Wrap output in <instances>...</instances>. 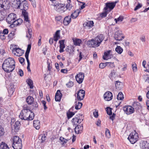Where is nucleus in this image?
<instances>
[{
  "label": "nucleus",
  "mask_w": 149,
  "mask_h": 149,
  "mask_svg": "<svg viewBox=\"0 0 149 149\" xmlns=\"http://www.w3.org/2000/svg\"><path fill=\"white\" fill-rule=\"evenodd\" d=\"M12 147L14 149H21L22 147V140L17 136H15L12 139Z\"/></svg>",
  "instance_id": "3"
},
{
  "label": "nucleus",
  "mask_w": 149,
  "mask_h": 149,
  "mask_svg": "<svg viewBox=\"0 0 149 149\" xmlns=\"http://www.w3.org/2000/svg\"><path fill=\"white\" fill-rule=\"evenodd\" d=\"M47 135V134H41L39 136L38 138L39 139H40V138L41 140V142L42 143L44 142L46 138Z\"/></svg>",
  "instance_id": "32"
},
{
  "label": "nucleus",
  "mask_w": 149,
  "mask_h": 149,
  "mask_svg": "<svg viewBox=\"0 0 149 149\" xmlns=\"http://www.w3.org/2000/svg\"><path fill=\"white\" fill-rule=\"evenodd\" d=\"M117 2V1H115L114 2L106 3V6L104 8V10L105 11H107L108 8L110 9V10H112L115 7Z\"/></svg>",
  "instance_id": "12"
},
{
  "label": "nucleus",
  "mask_w": 149,
  "mask_h": 149,
  "mask_svg": "<svg viewBox=\"0 0 149 149\" xmlns=\"http://www.w3.org/2000/svg\"><path fill=\"white\" fill-rule=\"evenodd\" d=\"M141 149H149V144L146 141L142 142L141 146Z\"/></svg>",
  "instance_id": "25"
},
{
  "label": "nucleus",
  "mask_w": 149,
  "mask_h": 149,
  "mask_svg": "<svg viewBox=\"0 0 149 149\" xmlns=\"http://www.w3.org/2000/svg\"><path fill=\"white\" fill-rule=\"evenodd\" d=\"M133 107L134 109L139 111L142 109V106L139 102H134L133 104Z\"/></svg>",
  "instance_id": "21"
},
{
  "label": "nucleus",
  "mask_w": 149,
  "mask_h": 149,
  "mask_svg": "<svg viewBox=\"0 0 149 149\" xmlns=\"http://www.w3.org/2000/svg\"><path fill=\"white\" fill-rule=\"evenodd\" d=\"M112 109L109 107H107L106 108V111L107 113L109 115H111L112 114Z\"/></svg>",
  "instance_id": "48"
},
{
  "label": "nucleus",
  "mask_w": 149,
  "mask_h": 149,
  "mask_svg": "<svg viewBox=\"0 0 149 149\" xmlns=\"http://www.w3.org/2000/svg\"><path fill=\"white\" fill-rule=\"evenodd\" d=\"M73 42L74 45L79 46L80 45L81 41L79 39H76L73 40Z\"/></svg>",
  "instance_id": "37"
},
{
  "label": "nucleus",
  "mask_w": 149,
  "mask_h": 149,
  "mask_svg": "<svg viewBox=\"0 0 149 149\" xmlns=\"http://www.w3.org/2000/svg\"><path fill=\"white\" fill-rule=\"evenodd\" d=\"M107 66L108 68H113L115 67L114 63L113 62H107Z\"/></svg>",
  "instance_id": "50"
},
{
  "label": "nucleus",
  "mask_w": 149,
  "mask_h": 149,
  "mask_svg": "<svg viewBox=\"0 0 149 149\" xmlns=\"http://www.w3.org/2000/svg\"><path fill=\"white\" fill-rule=\"evenodd\" d=\"M33 125L34 127L37 130H38L40 128V121L38 120H34Z\"/></svg>",
  "instance_id": "24"
},
{
  "label": "nucleus",
  "mask_w": 149,
  "mask_h": 149,
  "mask_svg": "<svg viewBox=\"0 0 149 149\" xmlns=\"http://www.w3.org/2000/svg\"><path fill=\"white\" fill-rule=\"evenodd\" d=\"M143 79L146 82L149 81V75L148 74H146L144 75Z\"/></svg>",
  "instance_id": "58"
},
{
  "label": "nucleus",
  "mask_w": 149,
  "mask_h": 149,
  "mask_svg": "<svg viewBox=\"0 0 149 149\" xmlns=\"http://www.w3.org/2000/svg\"><path fill=\"white\" fill-rule=\"evenodd\" d=\"M15 67V62L12 58H9L6 59L2 65L3 70L7 72H12Z\"/></svg>",
  "instance_id": "1"
},
{
  "label": "nucleus",
  "mask_w": 149,
  "mask_h": 149,
  "mask_svg": "<svg viewBox=\"0 0 149 149\" xmlns=\"http://www.w3.org/2000/svg\"><path fill=\"white\" fill-rule=\"evenodd\" d=\"M104 38V36L102 34L98 35L94 39L98 47L99 46Z\"/></svg>",
  "instance_id": "9"
},
{
  "label": "nucleus",
  "mask_w": 149,
  "mask_h": 149,
  "mask_svg": "<svg viewBox=\"0 0 149 149\" xmlns=\"http://www.w3.org/2000/svg\"><path fill=\"white\" fill-rule=\"evenodd\" d=\"M62 18L61 16L59 15L55 17V19L56 21H60L61 22H62Z\"/></svg>",
  "instance_id": "57"
},
{
  "label": "nucleus",
  "mask_w": 149,
  "mask_h": 149,
  "mask_svg": "<svg viewBox=\"0 0 149 149\" xmlns=\"http://www.w3.org/2000/svg\"><path fill=\"white\" fill-rule=\"evenodd\" d=\"M5 133L4 128L0 126V137L3 136Z\"/></svg>",
  "instance_id": "49"
},
{
  "label": "nucleus",
  "mask_w": 149,
  "mask_h": 149,
  "mask_svg": "<svg viewBox=\"0 0 149 149\" xmlns=\"http://www.w3.org/2000/svg\"><path fill=\"white\" fill-rule=\"evenodd\" d=\"M4 34L2 32L0 33V38L2 40H4L5 38V37Z\"/></svg>",
  "instance_id": "64"
},
{
  "label": "nucleus",
  "mask_w": 149,
  "mask_h": 149,
  "mask_svg": "<svg viewBox=\"0 0 149 149\" xmlns=\"http://www.w3.org/2000/svg\"><path fill=\"white\" fill-rule=\"evenodd\" d=\"M104 99L107 101L111 100L113 98L112 93L109 91L105 92L104 94Z\"/></svg>",
  "instance_id": "14"
},
{
  "label": "nucleus",
  "mask_w": 149,
  "mask_h": 149,
  "mask_svg": "<svg viewBox=\"0 0 149 149\" xmlns=\"http://www.w3.org/2000/svg\"><path fill=\"white\" fill-rule=\"evenodd\" d=\"M138 138V134L135 131L131 133L127 139L132 144H134L137 141Z\"/></svg>",
  "instance_id": "6"
},
{
  "label": "nucleus",
  "mask_w": 149,
  "mask_h": 149,
  "mask_svg": "<svg viewBox=\"0 0 149 149\" xmlns=\"http://www.w3.org/2000/svg\"><path fill=\"white\" fill-rule=\"evenodd\" d=\"M105 135L108 138H109L110 137V132L109 130L106 128L105 131Z\"/></svg>",
  "instance_id": "53"
},
{
  "label": "nucleus",
  "mask_w": 149,
  "mask_h": 149,
  "mask_svg": "<svg viewBox=\"0 0 149 149\" xmlns=\"http://www.w3.org/2000/svg\"><path fill=\"white\" fill-rule=\"evenodd\" d=\"M87 44L88 46L89 47H98L94 39L88 40L87 42Z\"/></svg>",
  "instance_id": "16"
},
{
  "label": "nucleus",
  "mask_w": 149,
  "mask_h": 149,
  "mask_svg": "<svg viewBox=\"0 0 149 149\" xmlns=\"http://www.w3.org/2000/svg\"><path fill=\"white\" fill-rule=\"evenodd\" d=\"M17 6V8L22 10H28L29 8L28 5L26 0H16Z\"/></svg>",
  "instance_id": "4"
},
{
  "label": "nucleus",
  "mask_w": 149,
  "mask_h": 149,
  "mask_svg": "<svg viewBox=\"0 0 149 149\" xmlns=\"http://www.w3.org/2000/svg\"><path fill=\"white\" fill-rule=\"evenodd\" d=\"M54 9L58 12L63 13L66 10L65 6L62 3H58L54 4Z\"/></svg>",
  "instance_id": "5"
},
{
  "label": "nucleus",
  "mask_w": 149,
  "mask_h": 149,
  "mask_svg": "<svg viewBox=\"0 0 149 149\" xmlns=\"http://www.w3.org/2000/svg\"><path fill=\"white\" fill-rule=\"evenodd\" d=\"M32 30L31 29H28V33H27L26 37L28 38L29 39L32 36Z\"/></svg>",
  "instance_id": "35"
},
{
  "label": "nucleus",
  "mask_w": 149,
  "mask_h": 149,
  "mask_svg": "<svg viewBox=\"0 0 149 149\" xmlns=\"http://www.w3.org/2000/svg\"><path fill=\"white\" fill-rule=\"evenodd\" d=\"M66 50L69 54H71L74 52L73 49L71 47L67 46L66 48Z\"/></svg>",
  "instance_id": "43"
},
{
  "label": "nucleus",
  "mask_w": 149,
  "mask_h": 149,
  "mask_svg": "<svg viewBox=\"0 0 149 149\" xmlns=\"http://www.w3.org/2000/svg\"><path fill=\"white\" fill-rule=\"evenodd\" d=\"M15 35V32L14 31H12L8 35V37L10 39L13 38Z\"/></svg>",
  "instance_id": "51"
},
{
  "label": "nucleus",
  "mask_w": 149,
  "mask_h": 149,
  "mask_svg": "<svg viewBox=\"0 0 149 149\" xmlns=\"http://www.w3.org/2000/svg\"><path fill=\"white\" fill-rule=\"evenodd\" d=\"M79 13L75 11L74 13H72L71 16V18H72L73 19L76 18L78 15Z\"/></svg>",
  "instance_id": "47"
},
{
  "label": "nucleus",
  "mask_w": 149,
  "mask_h": 149,
  "mask_svg": "<svg viewBox=\"0 0 149 149\" xmlns=\"http://www.w3.org/2000/svg\"><path fill=\"white\" fill-rule=\"evenodd\" d=\"M79 130V131L81 132V131L83 129V127L82 125H78V124L76 126Z\"/></svg>",
  "instance_id": "63"
},
{
  "label": "nucleus",
  "mask_w": 149,
  "mask_h": 149,
  "mask_svg": "<svg viewBox=\"0 0 149 149\" xmlns=\"http://www.w3.org/2000/svg\"><path fill=\"white\" fill-rule=\"evenodd\" d=\"M141 113L143 115H145L147 113V111L145 107H142V109L140 111Z\"/></svg>",
  "instance_id": "44"
},
{
  "label": "nucleus",
  "mask_w": 149,
  "mask_h": 149,
  "mask_svg": "<svg viewBox=\"0 0 149 149\" xmlns=\"http://www.w3.org/2000/svg\"><path fill=\"white\" fill-rule=\"evenodd\" d=\"M123 110L127 115L131 114L134 111V108L130 105L126 106L123 107Z\"/></svg>",
  "instance_id": "8"
},
{
  "label": "nucleus",
  "mask_w": 149,
  "mask_h": 149,
  "mask_svg": "<svg viewBox=\"0 0 149 149\" xmlns=\"http://www.w3.org/2000/svg\"><path fill=\"white\" fill-rule=\"evenodd\" d=\"M59 139L61 141V142L62 143V144L63 146H64V144L67 143L68 140L66 139L62 136L60 137Z\"/></svg>",
  "instance_id": "39"
},
{
  "label": "nucleus",
  "mask_w": 149,
  "mask_h": 149,
  "mask_svg": "<svg viewBox=\"0 0 149 149\" xmlns=\"http://www.w3.org/2000/svg\"><path fill=\"white\" fill-rule=\"evenodd\" d=\"M124 19V17L122 16H120L117 18H115L114 19V20L116 23H117L118 22H121Z\"/></svg>",
  "instance_id": "45"
},
{
  "label": "nucleus",
  "mask_w": 149,
  "mask_h": 149,
  "mask_svg": "<svg viewBox=\"0 0 149 149\" xmlns=\"http://www.w3.org/2000/svg\"><path fill=\"white\" fill-rule=\"evenodd\" d=\"M93 21H90L85 22L83 25L84 27H87L88 29H90L93 26Z\"/></svg>",
  "instance_id": "19"
},
{
  "label": "nucleus",
  "mask_w": 149,
  "mask_h": 149,
  "mask_svg": "<svg viewBox=\"0 0 149 149\" xmlns=\"http://www.w3.org/2000/svg\"><path fill=\"white\" fill-rule=\"evenodd\" d=\"M132 68L134 72H136L137 70V68L136 64L133 63L132 64Z\"/></svg>",
  "instance_id": "54"
},
{
  "label": "nucleus",
  "mask_w": 149,
  "mask_h": 149,
  "mask_svg": "<svg viewBox=\"0 0 149 149\" xmlns=\"http://www.w3.org/2000/svg\"><path fill=\"white\" fill-rule=\"evenodd\" d=\"M107 62L105 63H101L99 65V68H103L107 66Z\"/></svg>",
  "instance_id": "55"
},
{
  "label": "nucleus",
  "mask_w": 149,
  "mask_h": 149,
  "mask_svg": "<svg viewBox=\"0 0 149 149\" xmlns=\"http://www.w3.org/2000/svg\"><path fill=\"white\" fill-rule=\"evenodd\" d=\"M124 98L122 92H119L117 96V99L118 100H121Z\"/></svg>",
  "instance_id": "46"
},
{
  "label": "nucleus",
  "mask_w": 149,
  "mask_h": 149,
  "mask_svg": "<svg viewBox=\"0 0 149 149\" xmlns=\"http://www.w3.org/2000/svg\"><path fill=\"white\" fill-rule=\"evenodd\" d=\"M142 6V5L141 4L139 3L138 5L135 7V8L134 9V10L136 11L139 9L141 8Z\"/></svg>",
  "instance_id": "60"
},
{
  "label": "nucleus",
  "mask_w": 149,
  "mask_h": 149,
  "mask_svg": "<svg viewBox=\"0 0 149 149\" xmlns=\"http://www.w3.org/2000/svg\"><path fill=\"white\" fill-rule=\"evenodd\" d=\"M23 22V20L19 18L17 19L16 18L13 24H11L10 26L11 27H13L15 26H17L21 24Z\"/></svg>",
  "instance_id": "17"
},
{
  "label": "nucleus",
  "mask_w": 149,
  "mask_h": 149,
  "mask_svg": "<svg viewBox=\"0 0 149 149\" xmlns=\"http://www.w3.org/2000/svg\"><path fill=\"white\" fill-rule=\"evenodd\" d=\"M26 101L29 104H31L34 101V99L32 97L29 96L26 98Z\"/></svg>",
  "instance_id": "31"
},
{
  "label": "nucleus",
  "mask_w": 149,
  "mask_h": 149,
  "mask_svg": "<svg viewBox=\"0 0 149 149\" xmlns=\"http://www.w3.org/2000/svg\"><path fill=\"white\" fill-rule=\"evenodd\" d=\"M27 10H22V15L24 17V20L26 22H29L30 21L29 19L28 14V12L26 11Z\"/></svg>",
  "instance_id": "20"
},
{
  "label": "nucleus",
  "mask_w": 149,
  "mask_h": 149,
  "mask_svg": "<svg viewBox=\"0 0 149 149\" xmlns=\"http://www.w3.org/2000/svg\"><path fill=\"white\" fill-rule=\"evenodd\" d=\"M124 37L122 34V31H118L116 32L114 36L115 39L118 41H120L123 39Z\"/></svg>",
  "instance_id": "11"
},
{
  "label": "nucleus",
  "mask_w": 149,
  "mask_h": 149,
  "mask_svg": "<svg viewBox=\"0 0 149 149\" xmlns=\"http://www.w3.org/2000/svg\"><path fill=\"white\" fill-rule=\"evenodd\" d=\"M13 52H15L16 53H14V54L17 56H22L24 53L23 50L20 48H13Z\"/></svg>",
  "instance_id": "13"
},
{
  "label": "nucleus",
  "mask_w": 149,
  "mask_h": 149,
  "mask_svg": "<svg viewBox=\"0 0 149 149\" xmlns=\"http://www.w3.org/2000/svg\"><path fill=\"white\" fill-rule=\"evenodd\" d=\"M71 3V1H70V2H69V1H68V3L65 6L66 8H67V9L70 10L72 8L73 6L72 5Z\"/></svg>",
  "instance_id": "38"
},
{
  "label": "nucleus",
  "mask_w": 149,
  "mask_h": 149,
  "mask_svg": "<svg viewBox=\"0 0 149 149\" xmlns=\"http://www.w3.org/2000/svg\"><path fill=\"white\" fill-rule=\"evenodd\" d=\"M76 112H70L68 113H67V116L68 119H69L72 117L74 115Z\"/></svg>",
  "instance_id": "52"
},
{
  "label": "nucleus",
  "mask_w": 149,
  "mask_h": 149,
  "mask_svg": "<svg viewBox=\"0 0 149 149\" xmlns=\"http://www.w3.org/2000/svg\"><path fill=\"white\" fill-rule=\"evenodd\" d=\"M116 51L118 54H121L123 51V49L120 46H118L115 49Z\"/></svg>",
  "instance_id": "40"
},
{
  "label": "nucleus",
  "mask_w": 149,
  "mask_h": 149,
  "mask_svg": "<svg viewBox=\"0 0 149 149\" xmlns=\"http://www.w3.org/2000/svg\"><path fill=\"white\" fill-rule=\"evenodd\" d=\"M15 86L13 85H11L8 89V91L10 95H12L15 91Z\"/></svg>",
  "instance_id": "26"
},
{
  "label": "nucleus",
  "mask_w": 149,
  "mask_h": 149,
  "mask_svg": "<svg viewBox=\"0 0 149 149\" xmlns=\"http://www.w3.org/2000/svg\"><path fill=\"white\" fill-rule=\"evenodd\" d=\"M73 82L71 81H70L66 84L68 88H70L73 85Z\"/></svg>",
  "instance_id": "59"
},
{
  "label": "nucleus",
  "mask_w": 149,
  "mask_h": 149,
  "mask_svg": "<svg viewBox=\"0 0 149 149\" xmlns=\"http://www.w3.org/2000/svg\"><path fill=\"white\" fill-rule=\"evenodd\" d=\"M84 74L82 72H79L78 74H77L75 76L76 80L79 84L81 83L84 79Z\"/></svg>",
  "instance_id": "10"
},
{
  "label": "nucleus",
  "mask_w": 149,
  "mask_h": 149,
  "mask_svg": "<svg viewBox=\"0 0 149 149\" xmlns=\"http://www.w3.org/2000/svg\"><path fill=\"white\" fill-rule=\"evenodd\" d=\"M85 94V91L81 89L78 92L77 94V99L79 100H83Z\"/></svg>",
  "instance_id": "15"
},
{
  "label": "nucleus",
  "mask_w": 149,
  "mask_h": 149,
  "mask_svg": "<svg viewBox=\"0 0 149 149\" xmlns=\"http://www.w3.org/2000/svg\"><path fill=\"white\" fill-rule=\"evenodd\" d=\"M20 126V122L17 121L15 122L14 125V127L15 132H17L19 130Z\"/></svg>",
  "instance_id": "28"
},
{
  "label": "nucleus",
  "mask_w": 149,
  "mask_h": 149,
  "mask_svg": "<svg viewBox=\"0 0 149 149\" xmlns=\"http://www.w3.org/2000/svg\"><path fill=\"white\" fill-rule=\"evenodd\" d=\"M78 118L77 117L73 118L72 120L74 126H76L78 124Z\"/></svg>",
  "instance_id": "41"
},
{
  "label": "nucleus",
  "mask_w": 149,
  "mask_h": 149,
  "mask_svg": "<svg viewBox=\"0 0 149 149\" xmlns=\"http://www.w3.org/2000/svg\"><path fill=\"white\" fill-rule=\"evenodd\" d=\"M111 51L109 50L107 52H105L104 53V56H103V58L105 60H107L108 58H107L108 56L110 54V52Z\"/></svg>",
  "instance_id": "42"
},
{
  "label": "nucleus",
  "mask_w": 149,
  "mask_h": 149,
  "mask_svg": "<svg viewBox=\"0 0 149 149\" xmlns=\"http://www.w3.org/2000/svg\"><path fill=\"white\" fill-rule=\"evenodd\" d=\"M16 18V16L15 14L14 13H10L6 18V22L9 24H13Z\"/></svg>",
  "instance_id": "7"
},
{
  "label": "nucleus",
  "mask_w": 149,
  "mask_h": 149,
  "mask_svg": "<svg viewBox=\"0 0 149 149\" xmlns=\"http://www.w3.org/2000/svg\"><path fill=\"white\" fill-rule=\"evenodd\" d=\"M31 46L30 45H28L25 55L26 58H29V55L31 49Z\"/></svg>",
  "instance_id": "30"
},
{
  "label": "nucleus",
  "mask_w": 149,
  "mask_h": 149,
  "mask_svg": "<svg viewBox=\"0 0 149 149\" xmlns=\"http://www.w3.org/2000/svg\"><path fill=\"white\" fill-rule=\"evenodd\" d=\"M121 82L119 81H116L115 83V86L116 88H119L120 87Z\"/></svg>",
  "instance_id": "61"
},
{
  "label": "nucleus",
  "mask_w": 149,
  "mask_h": 149,
  "mask_svg": "<svg viewBox=\"0 0 149 149\" xmlns=\"http://www.w3.org/2000/svg\"><path fill=\"white\" fill-rule=\"evenodd\" d=\"M62 95L60 91L58 90L56 94L55 97L56 101H60Z\"/></svg>",
  "instance_id": "18"
},
{
  "label": "nucleus",
  "mask_w": 149,
  "mask_h": 149,
  "mask_svg": "<svg viewBox=\"0 0 149 149\" xmlns=\"http://www.w3.org/2000/svg\"><path fill=\"white\" fill-rule=\"evenodd\" d=\"M26 81L28 84L30 88L31 89L33 88V82L32 80L29 79H27Z\"/></svg>",
  "instance_id": "36"
},
{
  "label": "nucleus",
  "mask_w": 149,
  "mask_h": 149,
  "mask_svg": "<svg viewBox=\"0 0 149 149\" xmlns=\"http://www.w3.org/2000/svg\"><path fill=\"white\" fill-rule=\"evenodd\" d=\"M82 105V104L81 102H80L79 101L78 102H76L75 109L77 110L79 109H81Z\"/></svg>",
  "instance_id": "33"
},
{
  "label": "nucleus",
  "mask_w": 149,
  "mask_h": 149,
  "mask_svg": "<svg viewBox=\"0 0 149 149\" xmlns=\"http://www.w3.org/2000/svg\"><path fill=\"white\" fill-rule=\"evenodd\" d=\"M71 17L69 16L65 17L63 21V23L64 25H68L71 22Z\"/></svg>",
  "instance_id": "22"
},
{
  "label": "nucleus",
  "mask_w": 149,
  "mask_h": 149,
  "mask_svg": "<svg viewBox=\"0 0 149 149\" xmlns=\"http://www.w3.org/2000/svg\"><path fill=\"white\" fill-rule=\"evenodd\" d=\"M60 32V30H58L56 32L55 35L54 36V40L55 41H57L59 38Z\"/></svg>",
  "instance_id": "27"
},
{
  "label": "nucleus",
  "mask_w": 149,
  "mask_h": 149,
  "mask_svg": "<svg viewBox=\"0 0 149 149\" xmlns=\"http://www.w3.org/2000/svg\"><path fill=\"white\" fill-rule=\"evenodd\" d=\"M0 149H9V148L6 143L2 142L0 145Z\"/></svg>",
  "instance_id": "29"
},
{
  "label": "nucleus",
  "mask_w": 149,
  "mask_h": 149,
  "mask_svg": "<svg viewBox=\"0 0 149 149\" xmlns=\"http://www.w3.org/2000/svg\"><path fill=\"white\" fill-rule=\"evenodd\" d=\"M42 104H43L44 107V109L45 110H46V109H47V108L46 106V102L44 100H42Z\"/></svg>",
  "instance_id": "62"
},
{
  "label": "nucleus",
  "mask_w": 149,
  "mask_h": 149,
  "mask_svg": "<svg viewBox=\"0 0 149 149\" xmlns=\"http://www.w3.org/2000/svg\"><path fill=\"white\" fill-rule=\"evenodd\" d=\"M6 2L7 0H0V9L3 8L6 4Z\"/></svg>",
  "instance_id": "34"
},
{
  "label": "nucleus",
  "mask_w": 149,
  "mask_h": 149,
  "mask_svg": "<svg viewBox=\"0 0 149 149\" xmlns=\"http://www.w3.org/2000/svg\"><path fill=\"white\" fill-rule=\"evenodd\" d=\"M60 44V50L59 52L61 53L64 52L63 49L65 47V46L64 44V40H61L59 41Z\"/></svg>",
  "instance_id": "23"
},
{
  "label": "nucleus",
  "mask_w": 149,
  "mask_h": 149,
  "mask_svg": "<svg viewBox=\"0 0 149 149\" xmlns=\"http://www.w3.org/2000/svg\"><path fill=\"white\" fill-rule=\"evenodd\" d=\"M19 117L22 120H32L34 118V113L30 110L23 109L20 113Z\"/></svg>",
  "instance_id": "2"
},
{
  "label": "nucleus",
  "mask_w": 149,
  "mask_h": 149,
  "mask_svg": "<svg viewBox=\"0 0 149 149\" xmlns=\"http://www.w3.org/2000/svg\"><path fill=\"white\" fill-rule=\"evenodd\" d=\"M26 61L27 63V69L28 71L30 72L31 71V70L30 68V63L29 62V58H26Z\"/></svg>",
  "instance_id": "56"
}]
</instances>
